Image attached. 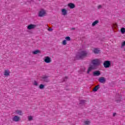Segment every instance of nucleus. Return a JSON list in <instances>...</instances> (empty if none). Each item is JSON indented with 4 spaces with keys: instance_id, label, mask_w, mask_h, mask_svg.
<instances>
[{
    "instance_id": "obj_16",
    "label": "nucleus",
    "mask_w": 125,
    "mask_h": 125,
    "mask_svg": "<svg viewBox=\"0 0 125 125\" xmlns=\"http://www.w3.org/2000/svg\"><path fill=\"white\" fill-rule=\"evenodd\" d=\"M93 51L95 54H98V53H100V50L99 48H94L93 50Z\"/></svg>"
},
{
    "instance_id": "obj_31",
    "label": "nucleus",
    "mask_w": 125,
    "mask_h": 125,
    "mask_svg": "<svg viewBox=\"0 0 125 125\" xmlns=\"http://www.w3.org/2000/svg\"><path fill=\"white\" fill-rule=\"evenodd\" d=\"M48 31H52V29H51V28L49 27V28L48 29Z\"/></svg>"
},
{
    "instance_id": "obj_11",
    "label": "nucleus",
    "mask_w": 125,
    "mask_h": 125,
    "mask_svg": "<svg viewBox=\"0 0 125 125\" xmlns=\"http://www.w3.org/2000/svg\"><path fill=\"white\" fill-rule=\"evenodd\" d=\"M67 6L69 7L70 9H74L75 7H76V5L75 4L73 3H69L67 4Z\"/></svg>"
},
{
    "instance_id": "obj_6",
    "label": "nucleus",
    "mask_w": 125,
    "mask_h": 125,
    "mask_svg": "<svg viewBox=\"0 0 125 125\" xmlns=\"http://www.w3.org/2000/svg\"><path fill=\"white\" fill-rule=\"evenodd\" d=\"M62 12V15L63 16H66V15H68V11L67 10V9L66 8H62L61 10Z\"/></svg>"
},
{
    "instance_id": "obj_8",
    "label": "nucleus",
    "mask_w": 125,
    "mask_h": 125,
    "mask_svg": "<svg viewBox=\"0 0 125 125\" xmlns=\"http://www.w3.org/2000/svg\"><path fill=\"white\" fill-rule=\"evenodd\" d=\"M41 80L45 82V83L49 82L48 76L45 75L42 76Z\"/></svg>"
},
{
    "instance_id": "obj_25",
    "label": "nucleus",
    "mask_w": 125,
    "mask_h": 125,
    "mask_svg": "<svg viewBox=\"0 0 125 125\" xmlns=\"http://www.w3.org/2000/svg\"><path fill=\"white\" fill-rule=\"evenodd\" d=\"M121 32L122 34H125V27H122L121 29Z\"/></svg>"
},
{
    "instance_id": "obj_28",
    "label": "nucleus",
    "mask_w": 125,
    "mask_h": 125,
    "mask_svg": "<svg viewBox=\"0 0 125 125\" xmlns=\"http://www.w3.org/2000/svg\"><path fill=\"white\" fill-rule=\"evenodd\" d=\"M65 41H67L68 42H70V41H71V38H70V37H66L65 38Z\"/></svg>"
},
{
    "instance_id": "obj_5",
    "label": "nucleus",
    "mask_w": 125,
    "mask_h": 125,
    "mask_svg": "<svg viewBox=\"0 0 125 125\" xmlns=\"http://www.w3.org/2000/svg\"><path fill=\"white\" fill-rule=\"evenodd\" d=\"M103 65L104 68H110L111 67V61H105L104 62Z\"/></svg>"
},
{
    "instance_id": "obj_27",
    "label": "nucleus",
    "mask_w": 125,
    "mask_h": 125,
    "mask_svg": "<svg viewBox=\"0 0 125 125\" xmlns=\"http://www.w3.org/2000/svg\"><path fill=\"white\" fill-rule=\"evenodd\" d=\"M112 27L113 28V29H116V28L118 27V25L116 24V23H114L112 24Z\"/></svg>"
},
{
    "instance_id": "obj_17",
    "label": "nucleus",
    "mask_w": 125,
    "mask_h": 125,
    "mask_svg": "<svg viewBox=\"0 0 125 125\" xmlns=\"http://www.w3.org/2000/svg\"><path fill=\"white\" fill-rule=\"evenodd\" d=\"M100 88V85H98L94 88V89H93V91L95 92L97 91Z\"/></svg>"
},
{
    "instance_id": "obj_9",
    "label": "nucleus",
    "mask_w": 125,
    "mask_h": 125,
    "mask_svg": "<svg viewBox=\"0 0 125 125\" xmlns=\"http://www.w3.org/2000/svg\"><path fill=\"white\" fill-rule=\"evenodd\" d=\"M99 82L101 83H106V79H105L104 77H101L99 78Z\"/></svg>"
},
{
    "instance_id": "obj_15",
    "label": "nucleus",
    "mask_w": 125,
    "mask_h": 125,
    "mask_svg": "<svg viewBox=\"0 0 125 125\" xmlns=\"http://www.w3.org/2000/svg\"><path fill=\"white\" fill-rule=\"evenodd\" d=\"M15 114H16V115H19V116H22L23 113L22 112V110H17L15 111Z\"/></svg>"
},
{
    "instance_id": "obj_21",
    "label": "nucleus",
    "mask_w": 125,
    "mask_h": 125,
    "mask_svg": "<svg viewBox=\"0 0 125 125\" xmlns=\"http://www.w3.org/2000/svg\"><path fill=\"white\" fill-rule=\"evenodd\" d=\"M33 85H35V86H38L39 85V83H38V82L37 81L34 80L33 82Z\"/></svg>"
},
{
    "instance_id": "obj_22",
    "label": "nucleus",
    "mask_w": 125,
    "mask_h": 125,
    "mask_svg": "<svg viewBox=\"0 0 125 125\" xmlns=\"http://www.w3.org/2000/svg\"><path fill=\"white\" fill-rule=\"evenodd\" d=\"M40 52H41L40 51V50H36L34 51L33 52H32V53H33V54H38V53H40Z\"/></svg>"
},
{
    "instance_id": "obj_3",
    "label": "nucleus",
    "mask_w": 125,
    "mask_h": 125,
    "mask_svg": "<svg viewBox=\"0 0 125 125\" xmlns=\"http://www.w3.org/2000/svg\"><path fill=\"white\" fill-rule=\"evenodd\" d=\"M43 61L45 62V63H46L47 64H49V63H51V62L52 60H51V58H50L49 56H45L43 59Z\"/></svg>"
},
{
    "instance_id": "obj_13",
    "label": "nucleus",
    "mask_w": 125,
    "mask_h": 125,
    "mask_svg": "<svg viewBox=\"0 0 125 125\" xmlns=\"http://www.w3.org/2000/svg\"><path fill=\"white\" fill-rule=\"evenodd\" d=\"M10 75V71L8 70H5L4 72V76L5 77H8Z\"/></svg>"
},
{
    "instance_id": "obj_30",
    "label": "nucleus",
    "mask_w": 125,
    "mask_h": 125,
    "mask_svg": "<svg viewBox=\"0 0 125 125\" xmlns=\"http://www.w3.org/2000/svg\"><path fill=\"white\" fill-rule=\"evenodd\" d=\"M98 9H101L102 8V5H99L97 6Z\"/></svg>"
},
{
    "instance_id": "obj_7",
    "label": "nucleus",
    "mask_w": 125,
    "mask_h": 125,
    "mask_svg": "<svg viewBox=\"0 0 125 125\" xmlns=\"http://www.w3.org/2000/svg\"><path fill=\"white\" fill-rule=\"evenodd\" d=\"M12 121L15 122L16 123H18L20 121V117L15 115L12 118Z\"/></svg>"
},
{
    "instance_id": "obj_12",
    "label": "nucleus",
    "mask_w": 125,
    "mask_h": 125,
    "mask_svg": "<svg viewBox=\"0 0 125 125\" xmlns=\"http://www.w3.org/2000/svg\"><path fill=\"white\" fill-rule=\"evenodd\" d=\"M94 69H95V66L94 65H90L88 68L87 72V74H89V72H91L92 70H94Z\"/></svg>"
},
{
    "instance_id": "obj_14",
    "label": "nucleus",
    "mask_w": 125,
    "mask_h": 125,
    "mask_svg": "<svg viewBox=\"0 0 125 125\" xmlns=\"http://www.w3.org/2000/svg\"><path fill=\"white\" fill-rule=\"evenodd\" d=\"M93 75L94 76H100V75H101V72L99 70L94 71L93 72Z\"/></svg>"
},
{
    "instance_id": "obj_26",
    "label": "nucleus",
    "mask_w": 125,
    "mask_h": 125,
    "mask_svg": "<svg viewBox=\"0 0 125 125\" xmlns=\"http://www.w3.org/2000/svg\"><path fill=\"white\" fill-rule=\"evenodd\" d=\"M39 88L40 89H43V88H44V85L41 84L39 86Z\"/></svg>"
},
{
    "instance_id": "obj_23",
    "label": "nucleus",
    "mask_w": 125,
    "mask_h": 125,
    "mask_svg": "<svg viewBox=\"0 0 125 125\" xmlns=\"http://www.w3.org/2000/svg\"><path fill=\"white\" fill-rule=\"evenodd\" d=\"M62 45H66V44H67V41L66 40H63L62 42Z\"/></svg>"
},
{
    "instance_id": "obj_32",
    "label": "nucleus",
    "mask_w": 125,
    "mask_h": 125,
    "mask_svg": "<svg viewBox=\"0 0 125 125\" xmlns=\"http://www.w3.org/2000/svg\"><path fill=\"white\" fill-rule=\"evenodd\" d=\"M116 116V113H113V117H115Z\"/></svg>"
},
{
    "instance_id": "obj_24",
    "label": "nucleus",
    "mask_w": 125,
    "mask_h": 125,
    "mask_svg": "<svg viewBox=\"0 0 125 125\" xmlns=\"http://www.w3.org/2000/svg\"><path fill=\"white\" fill-rule=\"evenodd\" d=\"M33 116H28V120L29 122H31V121H33Z\"/></svg>"
},
{
    "instance_id": "obj_18",
    "label": "nucleus",
    "mask_w": 125,
    "mask_h": 125,
    "mask_svg": "<svg viewBox=\"0 0 125 125\" xmlns=\"http://www.w3.org/2000/svg\"><path fill=\"white\" fill-rule=\"evenodd\" d=\"M121 97V96H118V97H116V102H117L118 103H119V102H120V101L122 100V98Z\"/></svg>"
},
{
    "instance_id": "obj_20",
    "label": "nucleus",
    "mask_w": 125,
    "mask_h": 125,
    "mask_svg": "<svg viewBox=\"0 0 125 125\" xmlns=\"http://www.w3.org/2000/svg\"><path fill=\"white\" fill-rule=\"evenodd\" d=\"M83 124L84 125H90V121L89 120H85L83 122Z\"/></svg>"
},
{
    "instance_id": "obj_1",
    "label": "nucleus",
    "mask_w": 125,
    "mask_h": 125,
    "mask_svg": "<svg viewBox=\"0 0 125 125\" xmlns=\"http://www.w3.org/2000/svg\"><path fill=\"white\" fill-rule=\"evenodd\" d=\"M86 55H87L86 51L83 50L77 54V57L78 58H83V57H85Z\"/></svg>"
},
{
    "instance_id": "obj_29",
    "label": "nucleus",
    "mask_w": 125,
    "mask_h": 125,
    "mask_svg": "<svg viewBox=\"0 0 125 125\" xmlns=\"http://www.w3.org/2000/svg\"><path fill=\"white\" fill-rule=\"evenodd\" d=\"M86 102V101L85 100H81L80 101V104H84Z\"/></svg>"
},
{
    "instance_id": "obj_2",
    "label": "nucleus",
    "mask_w": 125,
    "mask_h": 125,
    "mask_svg": "<svg viewBox=\"0 0 125 125\" xmlns=\"http://www.w3.org/2000/svg\"><path fill=\"white\" fill-rule=\"evenodd\" d=\"M91 63H92V64H93V66H94V67H95V66H99V65H100V64H101L100 60L97 59L93 60L91 61Z\"/></svg>"
},
{
    "instance_id": "obj_19",
    "label": "nucleus",
    "mask_w": 125,
    "mask_h": 125,
    "mask_svg": "<svg viewBox=\"0 0 125 125\" xmlns=\"http://www.w3.org/2000/svg\"><path fill=\"white\" fill-rule=\"evenodd\" d=\"M99 23V21L98 20H96L95 21H94L92 24V26L93 27H94V26H96V25H97V24Z\"/></svg>"
},
{
    "instance_id": "obj_4",
    "label": "nucleus",
    "mask_w": 125,
    "mask_h": 125,
    "mask_svg": "<svg viewBox=\"0 0 125 125\" xmlns=\"http://www.w3.org/2000/svg\"><path fill=\"white\" fill-rule=\"evenodd\" d=\"M45 14H46V11L44 9H42L39 11V17H43V16H45Z\"/></svg>"
},
{
    "instance_id": "obj_10",
    "label": "nucleus",
    "mask_w": 125,
    "mask_h": 125,
    "mask_svg": "<svg viewBox=\"0 0 125 125\" xmlns=\"http://www.w3.org/2000/svg\"><path fill=\"white\" fill-rule=\"evenodd\" d=\"M37 27V25L35 24H29L27 26L28 30H33V29H35V28Z\"/></svg>"
}]
</instances>
